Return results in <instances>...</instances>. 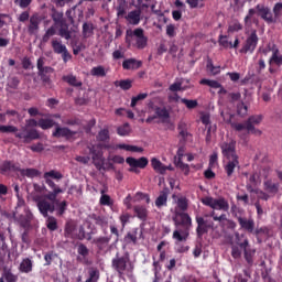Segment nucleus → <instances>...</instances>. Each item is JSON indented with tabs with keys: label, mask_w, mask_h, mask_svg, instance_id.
Segmentation results:
<instances>
[{
	"label": "nucleus",
	"mask_w": 282,
	"mask_h": 282,
	"mask_svg": "<svg viewBox=\"0 0 282 282\" xmlns=\"http://www.w3.org/2000/svg\"><path fill=\"white\" fill-rule=\"evenodd\" d=\"M77 131H74L67 127H56L55 131L52 133L53 138H65L68 142L76 140Z\"/></svg>",
	"instance_id": "13"
},
{
	"label": "nucleus",
	"mask_w": 282,
	"mask_h": 282,
	"mask_svg": "<svg viewBox=\"0 0 282 282\" xmlns=\"http://www.w3.org/2000/svg\"><path fill=\"white\" fill-rule=\"evenodd\" d=\"M181 102L183 105H185V107H187L188 109H196V107L199 105L197 102V99H186V98H182Z\"/></svg>",
	"instance_id": "53"
},
{
	"label": "nucleus",
	"mask_w": 282,
	"mask_h": 282,
	"mask_svg": "<svg viewBox=\"0 0 282 282\" xmlns=\"http://www.w3.org/2000/svg\"><path fill=\"white\" fill-rule=\"evenodd\" d=\"M237 279H238V282H248V281H250V279H251L250 271L249 270H243V275L239 274L237 276Z\"/></svg>",
	"instance_id": "64"
},
{
	"label": "nucleus",
	"mask_w": 282,
	"mask_h": 282,
	"mask_svg": "<svg viewBox=\"0 0 282 282\" xmlns=\"http://www.w3.org/2000/svg\"><path fill=\"white\" fill-rule=\"evenodd\" d=\"M236 113L240 118H246V116H248V105H246L243 101H239L236 105Z\"/></svg>",
	"instance_id": "38"
},
{
	"label": "nucleus",
	"mask_w": 282,
	"mask_h": 282,
	"mask_svg": "<svg viewBox=\"0 0 282 282\" xmlns=\"http://www.w3.org/2000/svg\"><path fill=\"white\" fill-rule=\"evenodd\" d=\"M15 133V138H18L19 140H22L24 142V144H30V142H32V140H41V134L39 133V130L36 129H22V130H18L14 132Z\"/></svg>",
	"instance_id": "9"
},
{
	"label": "nucleus",
	"mask_w": 282,
	"mask_h": 282,
	"mask_svg": "<svg viewBox=\"0 0 282 282\" xmlns=\"http://www.w3.org/2000/svg\"><path fill=\"white\" fill-rule=\"evenodd\" d=\"M262 120H263V116H261V115L250 116L248 118V120H246L247 131L253 130L254 129V124H261Z\"/></svg>",
	"instance_id": "27"
},
{
	"label": "nucleus",
	"mask_w": 282,
	"mask_h": 282,
	"mask_svg": "<svg viewBox=\"0 0 282 282\" xmlns=\"http://www.w3.org/2000/svg\"><path fill=\"white\" fill-rule=\"evenodd\" d=\"M44 65H45V61L43 59V57H40L37 59L39 75H46V76H48V74H54V68H52L50 66H44Z\"/></svg>",
	"instance_id": "30"
},
{
	"label": "nucleus",
	"mask_w": 282,
	"mask_h": 282,
	"mask_svg": "<svg viewBox=\"0 0 282 282\" xmlns=\"http://www.w3.org/2000/svg\"><path fill=\"white\" fill-rule=\"evenodd\" d=\"M35 202L40 214L44 217H50V214L56 210L54 203H50L46 198H37Z\"/></svg>",
	"instance_id": "12"
},
{
	"label": "nucleus",
	"mask_w": 282,
	"mask_h": 282,
	"mask_svg": "<svg viewBox=\"0 0 282 282\" xmlns=\"http://www.w3.org/2000/svg\"><path fill=\"white\" fill-rule=\"evenodd\" d=\"M227 100L231 104L235 105V102H239L241 100V93H228L227 94Z\"/></svg>",
	"instance_id": "52"
},
{
	"label": "nucleus",
	"mask_w": 282,
	"mask_h": 282,
	"mask_svg": "<svg viewBox=\"0 0 282 282\" xmlns=\"http://www.w3.org/2000/svg\"><path fill=\"white\" fill-rule=\"evenodd\" d=\"M241 166L239 165V159H227V162L224 163V171L230 180L232 175H235V170L240 169Z\"/></svg>",
	"instance_id": "16"
},
{
	"label": "nucleus",
	"mask_w": 282,
	"mask_h": 282,
	"mask_svg": "<svg viewBox=\"0 0 282 282\" xmlns=\"http://www.w3.org/2000/svg\"><path fill=\"white\" fill-rule=\"evenodd\" d=\"M76 230V227L72 223H66L64 235L65 237H69L70 235H74V231Z\"/></svg>",
	"instance_id": "63"
},
{
	"label": "nucleus",
	"mask_w": 282,
	"mask_h": 282,
	"mask_svg": "<svg viewBox=\"0 0 282 282\" xmlns=\"http://www.w3.org/2000/svg\"><path fill=\"white\" fill-rule=\"evenodd\" d=\"M176 166H177V169H180L181 171H183L184 175H186V176L189 175V173H191V166H189L188 164L184 163V161L178 160V161L176 162Z\"/></svg>",
	"instance_id": "55"
},
{
	"label": "nucleus",
	"mask_w": 282,
	"mask_h": 282,
	"mask_svg": "<svg viewBox=\"0 0 282 282\" xmlns=\"http://www.w3.org/2000/svg\"><path fill=\"white\" fill-rule=\"evenodd\" d=\"M196 235L198 239H202V237H204V235H207V232L213 229V226H215V224L213 221H208L206 219H204V217L202 216H196Z\"/></svg>",
	"instance_id": "11"
},
{
	"label": "nucleus",
	"mask_w": 282,
	"mask_h": 282,
	"mask_svg": "<svg viewBox=\"0 0 282 282\" xmlns=\"http://www.w3.org/2000/svg\"><path fill=\"white\" fill-rule=\"evenodd\" d=\"M273 14H274L275 21H276V19H281V17H282V3L281 2H278L274 4Z\"/></svg>",
	"instance_id": "61"
},
{
	"label": "nucleus",
	"mask_w": 282,
	"mask_h": 282,
	"mask_svg": "<svg viewBox=\"0 0 282 282\" xmlns=\"http://www.w3.org/2000/svg\"><path fill=\"white\" fill-rule=\"evenodd\" d=\"M240 30H243V25L239 21H234L228 28V32H240Z\"/></svg>",
	"instance_id": "62"
},
{
	"label": "nucleus",
	"mask_w": 282,
	"mask_h": 282,
	"mask_svg": "<svg viewBox=\"0 0 282 282\" xmlns=\"http://www.w3.org/2000/svg\"><path fill=\"white\" fill-rule=\"evenodd\" d=\"M138 219H141V221H147V217H149V210H147V207L137 205L133 208Z\"/></svg>",
	"instance_id": "36"
},
{
	"label": "nucleus",
	"mask_w": 282,
	"mask_h": 282,
	"mask_svg": "<svg viewBox=\"0 0 282 282\" xmlns=\"http://www.w3.org/2000/svg\"><path fill=\"white\" fill-rule=\"evenodd\" d=\"M133 82H131V79H122V80H117L115 82V87H120L121 89H123V91H129V89H131V87H133Z\"/></svg>",
	"instance_id": "41"
},
{
	"label": "nucleus",
	"mask_w": 282,
	"mask_h": 282,
	"mask_svg": "<svg viewBox=\"0 0 282 282\" xmlns=\"http://www.w3.org/2000/svg\"><path fill=\"white\" fill-rule=\"evenodd\" d=\"M118 149H121L123 151H130L131 153H142V151H144V149L138 147V145H129V144H118Z\"/></svg>",
	"instance_id": "40"
},
{
	"label": "nucleus",
	"mask_w": 282,
	"mask_h": 282,
	"mask_svg": "<svg viewBox=\"0 0 282 282\" xmlns=\"http://www.w3.org/2000/svg\"><path fill=\"white\" fill-rule=\"evenodd\" d=\"M56 122H54V119H39V127L40 129H43V131H47V129H52Z\"/></svg>",
	"instance_id": "39"
},
{
	"label": "nucleus",
	"mask_w": 282,
	"mask_h": 282,
	"mask_svg": "<svg viewBox=\"0 0 282 282\" xmlns=\"http://www.w3.org/2000/svg\"><path fill=\"white\" fill-rule=\"evenodd\" d=\"M25 208H29L28 205H25V199H23L22 196H19L17 207H15V213L13 214L19 215L21 210L25 212Z\"/></svg>",
	"instance_id": "50"
},
{
	"label": "nucleus",
	"mask_w": 282,
	"mask_h": 282,
	"mask_svg": "<svg viewBox=\"0 0 282 282\" xmlns=\"http://www.w3.org/2000/svg\"><path fill=\"white\" fill-rule=\"evenodd\" d=\"M235 120V115L229 116V119L227 120V124H230L231 129H234V131H248V127L246 124V121L243 123H239L234 121Z\"/></svg>",
	"instance_id": "31"
},
{
	"label": "nucleus",
	"mask_w": 282,
	"mask_h": 282,
	"mask_svg": "<svg viewBox=\"0 0 282 282\" xmlns=\"http://www.w3.org/2000/svg\"><path fill=\"white\" fill-rule=\"evenodd\" d=\"M259 44V35H257V30H253L251 34L247 37L245 45L240 48V54H253Z\"/></svg>",
	"instance_id": "8"
},
{
	"label": "nucleus",
	"mask_w": 282,
	"mask_h": 282,
	"mask_svg": "<svg viewBox=\"0 0 282 282\" xmlns=\"http://www.w3.org/2000/svg\"><path fill=\"white\" fill-rule=\"evenodd\" d=\"M245 261L248 263V265L252 267L254 264V254H257V250L253 248H250V245L242 248Z\"/></svg>",
	"instance_id": "23"
},
{
	"label": "nucleus",
	"mask_w": 282,
	"mask_h": 282,
	"mask_svg": "<svg viewBox=\"0 0 282 282\" xmlns=\"http://www.w3.org/2000/svg\"><path fill=\"white\" fill-rule=\"evenodd\" d=\"M33 268H34V263L32 262V259L24 258V259H22L18 270L22 274H30V272H32Z\"/></svg>",
	"instance_id": "22"
},
{
	"label": "nucleus",
	"mask_w": 282,
	"mask_h": 282,
	"mask_svg": "<svg viewBox=\"0 0 282 282\" xmlns=\"http://www.w3.org/2000/svg\"><path fill=\"white\" fill-rule=\"evenodd\" d=\"M99 204L101 206H113V200L111 199V196L105 194V191H101V197L99 199Z\"/></svg>",
	"instance_id": "45"
},
{
	"label": "nucleus",
	"mask_w": 282,
	"mask_h": 282,
	"mask_svg": "<svg viewBox=\"0 0 282 282\" xmlns=\"http://www.w3.org/2000/svg\"><path fill=\"white\" fill-rule=\"evenodd\" d=\"M263 186L267 193H271L272 195H276L279 193V183H274L272 180L264 181Z\"/></svg>",
	"instance_id": "33"
},
{
	"label": "nucleus",
	"mask_w": 282,
	"mask_h": 282,
	"mask_svg": "<svg viewBox=\"0 0 282 282\" xmlns=\"http://www.w3.org/2000/svg\"><path fill=\"white\" fill-rule=\"evenodd\" d=\"M204 206H208L213 210H224V213H228L230 210V204L226 198H214L213 196H206L200 199Z\"/></svg>",
	"instance_id": "5"
},
{
	"label": "nucleus",
	"mask_w": 282,
	"mask_h": 282,
	"mask_svg": "<svg viewBox=\"0 0 282 282\" xmlns=\"http://www.w3.org/2000/svg\"><path fill=\"white\" fill-rule=\"evenodd\" d=\"M3 279L7 282H17V281H19V276L15 275L14 273H12V271H10V270H7V271L3 272Z\"/></svg>",
	"instance_id": "56"
},
{
	"label": "nucleus",
	"mask_w": 282,
	"mask_h": 282,
	"mask_svg": "<svg viewBox=\"0 0 282 282\" xmlns=\"http://www.w3.org/2000/svg\"><path fill=\"white\" fill-rule=\"evenodd\" d=\"M274 63L275 65H282V56H279V50L273 51V54L270 58V65Z\"/></svg>",
	"instance_id": "58"
},
{
	"label": "nucleus",
	"mask_w": 282,
	"mask_h": 282,
	"mask_svg": "<svg viewBox=\"0 0 282 282\" xmlns=\"http://www.w3.org/2000/svg\"><path fill=\"white\" fill-rule=\"evenodd\" d=\"M199 83L202 85H207V87H212V89H219V87H221V84L219 82L213 79L203 78Z\"/></svg>",
	"instance_id": "47"
},
{
	"label": "nucleus",
	"mask_w": 282,
	"mask_h": 282,
	"mask_svg": "<svg viewBox=\"0 0 282 282\" xmlns=\"http://www.w3.org/2000/svg\"><path fill=\"white\" fill-rule=\"evenodd\" d=\"M91 76H97L98 78H105L107 76V70H105V66H96L90 69Z\"/></svg>",
	"instance_id": "43"
},
{
	"label": "nucleus",
	"mask_w": 282,
	"mask_h": 282,
	"mask_svg": "<svg viewBox=\"0 0 282 282\" xmlns=\"http://www.w3.org/2000/svg\"><path fill=\"white\" fill-rule=\"evenodd\" d=\"M142 67V61L135 58H128L122 62L123 69H140Z\"/></svg>",
	"instance_id": "26"
},
{
	"label": "nucleus",
	"mask_w": 282,
	"mask_h": 282,
	"mask_svg": "<svg viewBox=\"0 0 282 282\" xmlns=\"http://www.w3.org/2000/svg\"><path fill=\"white\" fill-rule=\"evenodd\" d=\"M269 230L268 227H257L253 228V232L251 235H253L254 237H257V239H259V237H261L262 235H268Z\"/></svg>",
	"instance_id": "59"
},
{
	"label": "nucleus",
	"mask_w": 282,
	"mask_h": 282,
	"mask_svg": "<svg viewBox=\"0 0 282 282\" xmlns=\"http://www.w3.org/2000/svg\"><path fill=\"white\" fill-rule=\"evenodd\" d=\"M141 14H142V11L133 10L128 13L126 19H127V21H129V23H131V25H139Z\"/></svg>",
	"instance_id": "32"
},
{
	"label": "nucleus",
	"mask_w": 282,
	"mask_h": 282,
	"mask_svg": "<svg viewBox=\"0 0 282 282\" xmlns=\"http://www.w3.org/2000/svg\"><path fill=\"white\" fill-rule=\"evenodd\" d=\"M46 228H48L51 232L58 230V220H56L54 216H47Z\"/></svg>",
	"instance_id": "42"
},
{
	"label": "nucleus",
	"mask_w": 282,
	"mask_h": 282,
	"mask_svg": "<svg viewBox=\"0 0 282 282\" xmlns=\"http://www.w3.org/2000/svg\"><path fill=\"white\" fill-rule=\"evenodd\" d=\"M231 215L237 219L241 230H245V232H248L249 235H252L254 232V219L253 218H247L246 217V210L242 208H238L237 205L231 206Z\"/></svg>",
	"instance_id": "3"
},
{
	"label": "nucleus",
	"mask_w": 282,
	"mask_h": 282,
	"mask_svg": "<svg viewBox=\"0 0 282 282\" xmlns=\"http://www.w3.org/2000/svg\"><path fill=\"white\" fill-rule=\"evenodd\" d=\"M98 142H107L109 140V129H102L97 134Z\"/></svg>",
	"instance_id": "57"
},
{
	"label": "nucleus",
	"mask_w": 282,
	"mask_h": 282,
	"mask_svg": "<svg viewBox=\"0 0 282 282\" xmlns=\"http://www.w3.org/2000/svg\"><path fill=\"white\" fill-rule=\"evenodd\" d=\"M94 23L85 22L83 24L82 34L85 39H89L90 36H94Z\"/></svg>",
	"instance_id": "37"
},
{
	"label": "nucleus",
	"mask_w": 282,
	"mask_h": 282,
	"mask_svg": "<svg viewBox=\"0 0 282 282\" xmlns=\"http://www.w3.org/2000/svg\"><path fill=\"white\" fill-rule=\"evenodd\" d=\"M29 21L30 23L28 25V33L31 35L37 34L41 25V15H39V13H35L30 18Z\"/></svg>",
	"instance_id": "21"
},
{
	"label": "nucleus",
	"mask_w": 282,
	"mask_h": 282,
	"mask_svg": "<svg viewBox=\"0 0 282 282\" xmlns=\"http://www.w3.org/2000/svg\"><path fill=\"white\" fill-rule=\"evenodd\" d=\"M172 220L174 221L175 228H183L174 230L172 238L178 241V243L188 241L191 229L193 228V218H191V215L186 212H175Z\"/></svg>",
	"instance_id": "1"
},
{
	"label": "nucleus",
	"mask_w": 282,
	"mask_h": 282,
	"mask_svg": "<svg viewBox=\"0 0 282 282\" xmlns=\"http://www.w3.org/2000/svg\"><path fill=\"white\" fill-rule=\"evenodd\" d=\"M127 263H129V258L127 257H116L112 259V268L118 272L119 276H122L127 271Z\"/></svg>",
	"instance_id": "15"
},
{
	"label": "nucleus",
	"mask_w": 282,
	"mask_h": 282,
	"mask_svg": "<svg viewBox=\"0 0 282 282\" xmlns=\"http://www.w3.org/2000/svg\"><path fill=\"white\" fill-rule=\"evenodd\" d=\"M0 173L1 175H6V173H20L22 177H30L31 180L41 175L39 170L32 167L21 169V163L14 161H3L0 164Z\"/></svg>",
	"instance_id": "2"
},
{
	"label": "nucleus",
	"mask_w": 282,
	"mask_h": 282,
	"mask_svg": "<svg viewBox=\"0 0 282 282\" xmlns=\"http://www.w3.org/2000/svg\"><path fill=\"white\" fill-rule=\"evenodd\" d=\"M51 18L54 22V25L50 26L44 35L42 36V43H48L51 36H56V26L65 23L67 20L64 18L63 11L56 10V8L51 9Z\"/></svg>",
	"instance_id": "4"
},
{
	"label": "nucleus",
	"mask_w": 282,
	"mask_h": 282,
	"mask_svg": "<svg viewBox=\"0 0 282 282\" xmlns=\"http://www.w3.org/2000/svg\"><path fill=\"white\" fill-rule=\"evenodd\" d=\"M62 122H63V124H66L68 127H80V124H82L80 119L77 117L63 119Z\"/></svg>",
	"instance_id": "48"
},
{
	"label": "nucleus",
	"mask_w": 282,
	"mask_h": 282,
	"mask_svg": "<svg viewBox=\"0 0 282 282\" xmlns=\"http://www.w3.org/2000/svg\"><path fill=\"white\" fill-rule=\"evenodd\" d=\"M62 79L64 80V83H67L68 85H70V87H83V82H80L74 75H64Z\"/></svg>",
	"instance_id": "35"
},
{
	"label": "nucleus",
	"mask_w": 282,
	"mask_h": 282,
	"mask_svg": "<svg viewBox=\"0 0 282 282\" xmlns=\"http://www.w3.org/2000/svg\"><path fill=\"white\" fill-rule=\"evenodd\" d=\"M117 133L121 137L129 135V133H131V127L129 123H124L117 129Z\"/></svg>",
	"instance_id": "54"
},
{
	"label": "nucleus",
	"mask_w": 282,
	"mask_h": 282,
	"mask_svg": "<svg viewBox=\"0 0 282 282\" xmlns=\"http://www.w3.org/2000/svg\"><path fill=\"white\" fill-rule=\"evenodd\" d=\"M147 98H149V94H147V93H141V94L132 97L130 107H132V109H134V107L138 105V102H140L141 100H147Z\"/></svg>",
	"instance_id": "44"
},
{
	"label": "nucleus",
	"mask_w": 282,
	"mask_h": 282,
	"mask_svg": "<svg viewBox=\"0 0 282 282\" xmlns=\"http://www.w3.org/2000/svg\"><path fill=\"white\" fill-rule=\"evenodd\" d=\"M257 10L259 17H261L265 23H276L274 15H272V11H270V8L258 4Z\"/></svg>",
	"instance_id": "19"
},
{
	"label": "nucleus",
	"mask_w": 282,
	"mask_h": 282,
	"mask_svg": "<svg viewBox=\"0 0 282 282\" xmlns=\"http://www.w3.org/2000/svg\"><path fill=\"white\" fill-rule=\"evenodd\" d=\"M220 149L226 160L239 159V155H237V141L230 140V142H224L220 144Z\"/></svg>",
	"instance_id": "10"
},
{
	"label": "nucleus",
	"mask_w": 282,
	"mask_h": 282,
	"mask_svg": "<svg viewBox=\"0 0 282 282\" xmlns=\"http://www.w3.org/2000/svg\"><path fill=\"white\" fill-rule=\"evenodd\" d=\"M142 229L133 228L124 236L126 243H133V246L138 245V239H142Z\"/></svg>",
	"instance_id": "20"
},
{
	"label": "nucleus",
	"mask_w": 282,
	"mask_h": 282,
	"mask_svg": "<svg viewBox=\"0 0 282 282\" xmlns=\"http://www.w3.org/2000/svg\"><path fill=\"white\" fill-rule=\"evenodd\" d=\"M235 241L241 250L250 245V241L248 240L246 235L239 232H235Z\"/></svg>",
	"instance_id": "34"
},
{
	"label": "nucleus",
	"mask_w": 282,
	"mask_h": 282,
	"mask_svg": "<svg viewBox=\"0 0 282 282\" xmlns=\"http://www.w3.org/2000/svg\"><path fill=\"white\" fill-rule=\"evenodd\" d=\"M14 221H18L21 228H32V221H34V214L30 210V207H24L23 214H13Z\"/></svg>",
	"instance_id": "7"
},
{
	"label": "nucleus",
	"mask_w": 282,
	"mask_h": 282,
	"mask_svg": "<svg viewBox=\"0 0 282 282\" xmlns=\"http://www.w3.org/2000/svg\"><path fill=\"white\" fill-rule=\"evenodd\" d=\"M111 241V236H101L93 239V243L98 248V250H106Z\"/></svg>",
	"instance_id": "24"
},
{
	"label": "nucleus",
	"mask_w": 282,
	"mask_h": 282,
	"mask_svg": "<svg viewBox=\"0 0 282 282\" xmlns=\"http://www.w3.org/2000/svg\"><path fill=\"white\" fill-rule=\"evenodd\" d=\"M59 193H63L62 188H56L55 191L48 192L47 195L45 196V199H48V202H52V204H54Z\"/></svg>",
	"instance_id": "51"
},
{
	"label": "nucleus",
	"mask_w": 282,
	"mask_h": 282,
	"mask_svg": "<svg viewBox=\"0 0 282 282\" xmlns=\"http://www.w3.org/2000/svg\"><path fill=\"white\" fill-rule=\"evenodd\" d=\"M153 111L155 113L154 116L156 118H160V120H163V122L171 118V112H169V109H166V107L154 106Z\"/></svg>",
	"instance_id": "25"
},
{
	"label": "nucleus",
	"mask_w": 282,
	"mask_h": 282,
	"mask_svg": "<svg viewBox=\"0 0 282 282\" xmlns=\"http://www.w3.org/2000/svg\"><path fill=\"white\" fill-rule=\"evenodd\" d=\"M65 210H67V200H63L57 204V216L63 217V215H65Z\"/></svg>",
	"instance_id": "60"
},
{
	"label": "nucleus",
	"mask_w": 282,
	"mask_h": 282,
	"mask_svg": "<svg viewBox=\"0 0 282 282\" xmlns=\"http://www.w3.org/2000/svg\"><path fill=\"white\" fill-rule=\"evenodd\" d=\"M177 208H180L181 213H186L188 210V198L180 197L176 202Z\"/></svg>",
	"instance_id": "46"
},
{
	"label": "nucleus",
	"mask_w": 282,
	"mask_h": 282,
	"mask_svg": "<svg viewBox=\"0 0 282 282\" xmlns=\"http://www.w3.org/2000/svg\"><path fill=\"white\" fill-rule=\"evenodd\" d=\"M44 180H63V174L54 170L44 173Z\"/></svg>",
	"instance_id": "49"
},
{
	"label": "nucleus",
	"mask_w": 282,
	"mask_h": 282,
	"mask_svg": "<svg viewBox=\"0 0 282 282\" xmlns=\"http://www.w3.org/2000/svg\"><path fill=\"white\" fill-rule=\"evenodd\" d=\"M51 46L53 48L54 54H63L67 50V46L63 44V41L58 39H53L51 41Z\"/></svg>",
	"instance_id": "29"
},
{
	"label": "nucleus",
	"mask_w": 282,
	"mask_h": 282,
	"mask_svg": "<svg viewBox=\"0 0 282 282\" xmlns=\"http://www.w3.org/2000/svg\"><path fill=\"white\" fill-rule=\"evenodd\" d=\"M90 154L93 155V163L97 171L105 170V158H102V151L96 150V145L89 148Z\"/></svg>",
	"instance_id": "14"
},
{
	"label": "nucleus",
	"mask_w": 282,
	"mask_h": 282,
	"mask_svg": "<svg viewBox=\"0 0 282 282\" xmlns=\"http://www.w3.org/2000/svg\"><path fill=\"white\" fill-rule=\"evenodd\" d=\"M57 28H59L58 35L62 39H65L66 41H69L72 39V31H69V24H67V21L58 24Z\"/></svg>",
	"instance_id": "28"
},
{
	"label": "nucleus",
	"mask_w": 282,
	"mask_h": 282,
	"mask_svg": "<svg viewBox=\"0 0 282 282\" xmlns=\"http://www.w3.org/2000/svg\"><path fill=\"white\" fill-rule=\"evenodd\" d=\"M127 164L132 169H147L149 166V159L142 156L140 159H135L133 156H129L126 159Z\"/></svg>",
	"instance_id": "18"
},
{
	"label": "nucleus",
	"mask_w": 282,
	"mask_h": 282,
	"mask_svg": "<svg viewBox=\"0 0 282 282\" xmlns=\"http://www.w3.org/2000/svg\"><path fill=\"white\" fill-rule=\"evenodd\" d=\"M169 195H171V189L167 186L163 187L154 203L156 208L169 206Z\"/></svg>",
	"instance_id": "17"
},
{
	"label": "nucleus",
	"mask_w": 282,
	"mask_h": 282,
	"mask_svg": "<svg viewBox=\"0 0 282 282\" xmlns=\"http://www.w3.org/2000/svg\"><path fill=\"white\" fill-rule=\"evenodd\" d=\"M126 34V43H128V45H131L129 36H135V43L133 44V47H137V50H144L147 45H149V37L144 35V29L142 28L134 29L132 33L131 31H127Z\"/></svg>",
	"instance_id": "6"
}]
</instances>
